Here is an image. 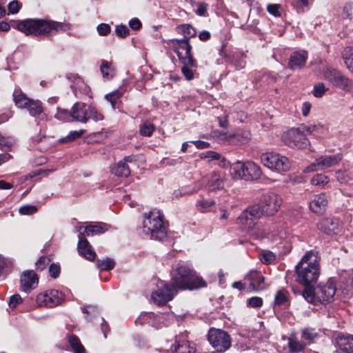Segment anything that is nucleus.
Masks as SVG:
<instances>
[{
    "instance_id": "f257e3e1",
    "label": "nucleus",
    "mask_w": 353,
    "mask_h": 353,
    "mask_svg": "<svg viewBox=\"0 0 353 353\" xmlns=\"http://www.w3.org/2000/svg\"><path fill=\"white\" fill-rule=\"evenodd\" d=\"M16 28L26 35L38 36L66 32L70 29V24L40 19H27L19 21Z\"/></svg>"
},
{
    "instance_id": "f03ea898",
    "label": "nucleus",
    "mask_w": 353,
    "mask_h": 353,
    "mask_svg": "<svg viewBox=\"0 0 353 353\" xmlns=\"http://www.w3.org/2000/svg\"><path fill=\"white\" fill-rule=\"evenodd\" d=\"M170 282L179 290H193L207 287V283L185 263L179 264Z\"/></svg>"
},
{
    "instance_id": "7ed1b4c3",
    "label": "nucleus",
    "mask_w": 353,
    "mask_h": 353,
    "mask_svg": "<svg viewBox=\"0 0 353 353\" xmlns=\"http://www.w3.org/2000/svg\"><path fill=\"white\" fill-rule=\"evenodd\" d=\"M296 281L304 285H309L316 282L320 274L316 253L313 251L307 252L296 265Z\"/></svg>"
},
{
    "instance_id": "20e7f679",
    "label": "nucleus",
    "mask_w": 353,
    "mask_h": 353,
    "mask_svg": "<svg viewBox=\"0 0 353 353\" xmlns=\"http://www.w3.org/2000/svg\"><path fill=\"white\" fill-rule=\"evenodd\" d=\"M143 230L153 239L162 241L167 236V226L161 211L155 209L144 216Z\"/></svg>"
},
{
    "instance_id": "39448f33",
    "label": "nucleus",
    "mask_w": 353,
    "mask_h": 353,
    "mask_svg": "<svg viewBox=\"0 0 353 353\" xmlns=\"http://www.w3.org/2000/svg\"><path fill=\"white\" fill-rule=\"evenodd\" d=\"M231 170L234 178L246 181L257 180L262 174L261 168L252 161H236L231 166Z\"/></svg>"
},
{
    "instance_id": "423d86ee",
    "label": "nucleus",
    "mask_w": 353,
    "mask_h": 353,
    "mask_svg": "<svg viewBox=\"0 0 353 353\" xmlns=\"http://www.w3.org/2000/svg\"><path fill=\"white\" fill-rule=\"evenodd\" d=\"M261 162L268 169L279 173L287 172L291 168V162L288 157L274 152L263 153Z\"/></svg>"
},
{
    "instance_id": "0eeeda50",
    "label": "nucleus",
    "mask_w": 353,
    "mask_h": 353,
    "mask_svg": "<svg viewBox=\"0 0 353 353\" xmlns=\"http://www.w3.org/2000/svg\"><path fill=\"white\" fill-rule=\"evenodd\" d=\"M72 121L85 123L90 119L94 121H99L103 119V116L97 110L91 105H87L82 102L75 103L72 108Z\"/></svg>"
},
{
    "instance_id": "6e6552de",
    "label": "nucleus",
    "mask_w": 353,
    "mask_h": 353,
    "mask_svg": "<svg viewBox=\"0 0 353 353\" xmlns=\"http://www.w3.org/2000/svg\"><path fill=\"white\" fill-rule=\"evenodd\" d=\"M169 44L174 48L182 64H188L192 67L197 66L196 61L191 54L192 46L189 41L183 39H172L169 41Z\"/></svg>"
},
{
    "instance_id": "1a4fd4ad",
    "label": "nucleus",
    "mask_w": 353,
    "mask_h": 353,
    "mask_svg": "<svg viewBox=\"0 0 353 353\" xmlns=\"http://www.w3.org/2000/svg\"><path fill=\"white\" fill-rule=\"evenodd\" d=\"M281 140L291 148L302 149L309 145V141L301 128H292L284 132Z\"/></svg>"
},
{
    "instance_id": "9d476101",
    "label": "nucleus",
    "mask_w": 353,
    "mask_h": 353,
    "mask_svg": "<svg viewBox=\"0 0 353 353\" xmlns=\"http://www.w3.org/2000/svg\"><path fill=\"white\" fill-rule=\"evenodd\" d=\"M14 100L17 107L28 110L30 114L32 117L40 115L43 111L42 103L40 101L31 99L21 92L14 91Z\"/></svg>"
},
{
    "instance_id": "9b49d317",
    "label": "nucleus",
    "mask_w": 353,
    "mask_h": 353,
    "mask_svg": "<svg viewBox=\"0 0 353 353\" xmlns=\"http://www.w3.org/2000/svg\"><path fill=\"white\" fill-rule=\"evenodd\" d=\"M208 339L210 345L218 352H225L231 346L230 335L222 330L210 328Z\"/></svg>"
},
{
    "instance_id": "f8f14e48",
    "label": "nucleus",
    "mask_w": 353,
    "mask_h": 353,
    "mask_svg": "<svg viewBox=\"0 0 353 353\" xmlns=\"http://www.w3.org/2000/svg\"><path fill=\"white\" fill-rule=\"evenodd\" d=\"M177 292L176 288L171 282H161V285L152 293L151 297L154 303L164 305L171 301Z\"/></svg>"
},
{
    "instance_id": "ddd939ff",
    "label": "nucleus",
    "mask_w": 353,
    "mask_h": 353,
    "mask_svg": "<svg viewBox=\"0 0 353 353\" xmlns=\"http://www.w3.org/2000/svg\"><path fill=\"white\" fill-rule=\"evenodd\" d=\"M341 160L342 155L341 154L323 155L309 165L305 169V172H311L325 170L338 165Z\"/></svg>"
},
{
    "instance_id": "4468645a",
    "label": "nucleus",
    "mask_w": 353,
    "mask_h": 353,
    "mask_svg": "<svg viewBox=\"0 0 353 353\" xmlns=\"http://www.w3.org/2000/svg\"><path fill=\"white\" fill-rule=\"evenodd\" d=\"M281 203L282 199L279 195L273 192H269L261 196L259 205L261 211L264 214L272 216L277 212Z\"/></svg>"
},
{
    "instance_id": "2eb2a0df",
    "label": "nucleus",
    "mask_w": 353,
    "mask_h": 353,
    "mask_svg": "<svg viewBox=\"0 0 353 353\" xmlns=\"http://www.w3.org/2000/svg\"><path fill=\"white\" fill-rule=\"evenodd\" d=\"M323 78L335 87L347 90L351 86V81L340 71L330 67H326L323 72Z\"/></svg>"
},
{
    "instance_id": "dca6fc26",
    "label": "nucleus",
    "mask_w": 353,
    "mask_h": 353,
    "mask_svg": "<svg viewBox=\"0 0 353 353\" xmlns=\"http://www.w3.org/2000/svg\"><path fill=\"white\" fill-rule=\"evenodd\" d=\"M64 300V295L57 290H47L37 296L36 301L39 307H52L61 304Z\"/></svg>"
},
{
    "instance_id": "f3484780",
    "label": "nucleus",
    "mask_w": 353,
    "mask_h": 353,
    "mask_svg": "<svg viewBox=\"0 0 353 353\" xmlns=\"http://www.w3.org/2000/svg\"><path fill=\"white\" fill-rule=\"evenodd\" d=\"M317 228L326 234H334L339 231L340 222L336 219L324 218L317 223Z\"/></svg>"
},
{
    "instance_id": "a211bd4d",
    "label": "nucleus",
    "mask_w": 353,
    "mask_h": 353,
    "mask_svg": "<svg viewBox=\"0 0 353 353\" xmlns=\"http://www.w3.org/2000/svg\"><path fill=\"white\" fill-rule=\"evenodd\" d=\"M327 203V197L325 193L316 194L310 202V210L316 214L321 215L325 212Z\"/></svg>"
},
{
    "instance_id": "6ab92c4d",
    "label": "nucleus",
    "mask_w": 353,
    "mask_h": 353,
    "mask_svg": "<svg viewBox=\"0 0 353 353\" xmlns=\"http://www.w3.org/2000/svg\"><path fill=\"white\" fill-rule=\"evenodd\" d=\"M38 281L39 278L33 270L25 271L21 276V288L25 292H29L37 286Z\"/></svg>"
},
{
    "instance_id": "aec40b11",
    "label": "nucleus",
    "mask_w": 353,
    "mask_h": 353,
    "mask_svg": "<svg viewBox=\"0 0 353 353\" xmlns=\"http://www.w3.org/2000/svg\"><path fill=\"white\" fill-rule=\"evenodd\" d=\"M307 56V52L305 50L292 52L288 61L289 68L292 70L302 69L306 63Z\"/></svg>"
},
{
    "instance_id": "412c9836",
    "label": "nucleus",
    "mask_w": 353,
    "mask_h": 353,
    "mask_svg": "<svg viewBox=\"0 0 353 353\" xmlns=\"http://www.w3.org/2000/svg\"><path fill=\"white\" fill-rule=\"evenodd\" d=\"M171 350L173 353H194L196 348L185 339L184 335L176 336L175 343Z\"/></svg>"
},
{
    "instance_id": "4be33fe9",
    "label": "nucleus",
    "mask_w": 353,
    "mask_h": 353,
    "mask_svg": "<svg viewBox=\"0 0 353 353\" xmlns=\"http://www.w3.org/2000/svg\"><path fill=\"white\" fill-rule=\"evenodd\" d=\"M78 250L79 253L90 261L94 260L96 257L95 252L92 250L88 240L84 237L83 233L79 234Z\"/></svg>"
},
{
    "instance_id": "5701e85b",
    "label": "nucleus",
    "mask_w": 353,
    "mask_h": 353,
    "mask_svg": "<svg viewBox=\"0 0 353 353\" xmlns=\"http://www.w3.org/2000/svg\"><path fill=\"white\" fill-rule=\"evenodd\" d=\"M336 293V288L332 283H326L319 288L316 292L317 299L321 303L330 302L334 297Z\"/></svg>"
},
{
    "instance_id": "b1692460",
    "label": "nucleus",
    "mask_w": 353,
    "mask_h": 353,
    "mask_svg": "<svg viewBox=\"0 0 353 353\" xmlns=\"http://www.w3.org/2000/svg\"><path fill=\"white\" fill-rule=\"evenodd\" d=\"M246 278L250 281V286L254 290H261L266 288L265 277L260 272L252 270L247 275Z\"/></svg>"
},
{
    "instance_id": "393cba45",
    "label": "nucleus",
    "mask_w": 353,
    "mask_h": 353,
    "mask_svg": "<svg viewBox=\"0 0 353 353\" xmlns=\"http://www.w3.org/2000/svg\"><path fill=\"white\" fill-rule=\"evenodd\" d=\"M223 177L218 173H212L208 183V191L210 192H216L219 190H223Z\"/></svg>"
},
{
    "instance_id": "a878e982",
    "label": "nucleus",
    "mask_w": 353,
    "mask_h": 353,
    "mask_svg": "<svg viewBox=\"0 0 353 353\" xmlns=\"http://www.w3.org/2000/svg\"><path fill=\"white\" fill-rule=\"evenodd\" d=\"M305 346L306 343L299 340L294 334H292L288 338V347L291 353L300 352L305 349Z\"/></svg>"
},
{
    "instance_id": "bb28decb",
    "label": "nucleus",
    "mask_w": 353,
    "mask_h": 353,
    "mask_svg": "<svg viewBox=\"0 0 353 353\" xmlns=\"http://www.w3.org/2000/svg\"><path fill=\"white\" fill-rule=\"evenodd\" d=\"M337 344L345 353H353V335L339 336Z\"/></svg>"
},
{
    "instance_id": "cd10ccee",
    "label": "nucleus",
    "mask_w": 353,
    "mask_h": 353,
    "mask_svg": "<svg viewBox=\"0 0 353 353\" xmlns=\"http://www.w3.org/2000/svg\"><path fill=\"white\" fill-rule=\"evenodd\" d=\"M155 314L152 312H143L137 319L135 323L137 324L143 325L145 323L149 324L157 328L160 327V323L154 320Z\"/></svg>"
},
{
    "instance_id": "c85d7f7f",
    "label": "nucleus",
    "mask_w": 353,
    "mask_h": 353,
    "mask_svg": "<svg viewBox=\"0 0 353 353\" xmlns=\"http://www.w3.org/2000/svg\"><path fill=\"white\" fill-rule=\"evenodd\" d=\"M108 225L103 223H97L96 224H90L84 228V232L88 236H94L100 234L108 230Z\"/></svg>"
},
{
    "instance_id": "c756f323",
    "label": "nucleus",
    "mask_w": 353,
    "mask_h": 353,
    "mask_svg": "<svg viewBox=\"0 0 353 353\" xmlns=\"http://www.w3.org/2000/svg\"><path fill=\"white\" fill-rule=\"evenodd\" d=\"M112 174L117 176L128 177L130 174V170L128 165L123 161H119L110 168Z\"/></svg>"
},
{
    "instance_id": "7c9ffc66",
    "label": "nucleus",
    "mask_w": 353,
    "mask_h": 353,
    "mask_svg": "<svg viewBox=\"0 0 353 353\" xmlns=\"http://www.w3.org/2000/svg\"><path fill=\"white\" fill-rule=\"evenodd\" d=\"M176 31L178 33L183 35V39L190 41L191 37H194L196 34V29L192 27L190 24L185 23L180 25L176 27Z\"/></svg>"
},
{
    "instance_id": "2f4dec72",
    "label": "nucleus",
    "mask_w": 353,
    "mask_h": 353,
    "mask_svg": "<svg viewBox=\"0 0 353 353\" xmlns=\"http://www.w3.org/2000/svg\"><path fill=\"white\" fill-rule=\"evenodd\" d=\"M342 57L347 68L353 74V48L345 47L343 50Z\"/></svg>"
},
{
    "instance_id": "473e14b6",
    "label": "nucleus",
    "mask_w": 353,
    "mask_h": 353,
    "mask_svg": "<svg viewBox=\"0 0 353 353\" xmlns=\"http://www.w3.org/2000/svg\"><path fill=\"white\" fill-rule=\"evenodd\" d=\"M68 341L74 353H86L85 349L76 336L69 335Z\"/></svg>"
},
{
    "instance_id": "72a5a7b5",
    "label": "nucleus",
    "mask_w": 353,
    "mask_h": 353,
    "mask_svg": "<svg viewBox=\"0 0 353 353\" xmlns=\"http://www.w3.org/2000/svg\"><path fill=\"white\" fill-rule=\"evenodd\" d=\"M74 78L75 84H71L70 88L72 89L74 94L77 96V91L83 92L85 94L89 93V88L84 83L83 80L79 76H72Z\"/></svg>"
},
{
    "instance_id": "f704fd0d",
    "label": "nucleus",
    "mask_w": 353,
    "mask_h": 353,
    "mask_svg": "<svg viewBox=\"0 0 353 353\" xmlns=\"http://www.w3.org/2000/svg\"><path fill=\"white\" fill-rule=\"evenodd\" d=\"M231 62L235 66L236 70L244 68L246 63L245 54L241 52H234Z\"/></svg>"
},
{
    "instance_id": "c9c22d12",
    "label": "nucleus",
    "mask_w": 353,
    "mask_h": 353,
    "mask_svg": "<svg viewBox=\"0 0 353 353\" xmlns=\"http://www.w3.org/2000/svg\"><path fill=\"white\" fill-rule=\"evenodd\" d=\"M318 337V333L312 328H304L301 330V339L307 344L312 343Z\"/></svg>"
},
{
    "instance_id": "e433bc0d",
    "label": "nucleus",
    "mask_w": 353,
    "mask_h": 353,
    "mask_svg": "<svg viewBox=\"0 0 353 353\" xmlns=\"http://www.w3.org/2000/svg\"><path fill=\"white\" fill-rule=\"evenodd\" d=\"M100 70L103 77L110 79L114 74V70L111 65V63L105 60H102L100 66Z\"/></svg>"
},
{
    "instance_id": "4c0bfd02",
    "label": "nucleus",
    "mask_w": 353,
    "mask_h": 353,
    "mask_svg": "<svg viewBox=\"0 0 353 353\" xmlns=\"http://www.w3.org/2000/svg\"><path fill=\"white\" fill-rule=\"evenodd\" d=\"M305 290L302 292L303 297L310 303H315L316 301L317 296L314 292V289L310 285H305Z\"/></svg>"
},
{
    "instance_id": "58836bf2",
    "label": "nucleus",
    "mask_w": 353,
    "mask_h": 353,
    "mask_svg": "<svg viewBox=\"0 0 353 353\" xmlns=\"http://www.w3.org/2000/svg\"><path fill=\"white\" fill-rule=\"evenodd\" d=\"M250 139V133L245 132L230 135V141L233 143L245 144Z\"/></svg>"
},
{
    "instance_id": "ea45409f",
    "label": "nucleus",
    "mask_w": 353,
    "mask_h": 353,
    "mask_svg": "<svg viewBox=\"0 0 353 353\" xmlns=\"http://www.w3.org/2000/svg\"><path fill=\"white\" fill-rule=\"evenodd\" d=\"M239 220L240 223L244 225L248 230L252 229L255 224V221L252 217H250L247 209L241 214L239 217Z\"/></svg>"
},
{
    "instance_id": "a19ab883",
    "label": "nucleus",
    "mask_w": 353,
    "mask_h": 353,
    "mask_svg": "<svg viewBox=\"0 0 353 353\" xmlns=\"http://www.w3.org/2000/svg\"><path fill=\"white\" fill-rule=\"evenodd\" d=\"M174 319V316L172 313H159L155 314L154 320L160 323V327L163 325H169Z\"/></svg>"
},
{
    "instance_id": "79ce46f5",
    "label": "nucleus",
    "mask_w": 353,
    "mask_h": 353,
    "mask_svg": "<svg viewBox=\"0 0 353 353\" xmlns=\"http://www.w3.org/2000/svg\"><path fill=\"white\" fill-rule=\"evenodd\" d=\"M276 259V255L270 250H262L259 254V259L263 264H270L274 262Z\"/></svg>"
},
{
    "instance_id": "37998d69",
    "label": "nucleus",
    "mask_w": 353,
    "mask_h": 353,
    "mask_svg": "<svg viewBox=\"0 0 353 353\" xmlns=\"http://www.w3.org/2000/svg\"><path fill=\"white\" fill-rule=\"evenodd\" d=\"M214 205L215 201L213 199H204L201 198L196 201V206L202 212H208Z\"/></svg>"
},
{
    "instance_id": "c03bdc74",
    "label": "nucleus",
    "mask_w": 353,
    "mask_h": 353,
    "mask_svg": "<svg viewBox=\"0 0 353 353\" xmlns=\"http://www.w3.org/2000/svg\"><path fill=\"white\" fill-rule=\"evenodd\" d=\"M97 267L101 271H108L112 270L114 267L115 262L110 258H106L97 261Z\"/></svg>"
},
{
    "instance_id": "a18cd8bd",
    "label": "nucleus",
    "mask_w": 353,
    "mask_h": 353,
    "mask_svg": "<svg viewBox=\"0 0 353 353\" xmlns=\"http://www.w3.org/2000/svg\"><path fill=\"white\" fill-rule=\"evenodd\" d=\"M288 292L284 290H279L275 296L274 303L279 306L285 305L288 303Z\"/></svg>"
},
{
    "instance_id": "49530a36",
    "label": "nucleus",
    "mask_w": 353,
    "mask_h": 353,
    "mask_svg": "<svg viewBox=\"0 0 353 353\" xmlns=\"http://www.w3.org/2000/svg\"><path fill=\"white\" fill-rule=\"evenodd\" d=\"M85 130H80L79 131H71L68 135L61 138L60 139V142L62 143H65L73 141L80 138L85 133Z\"/></svg>"
},
{
    "instance_id": "de8ad7c7",
    "label": "nucleus",
    "mask_w": 353,
    "mask_h": 353,
    "mask_svg": "<svg viewBox=\"0 0 353 353\" xmlns=\"http://www.w3.org/2000/svg\"><path fill=\"white\" fill-rule=\"evenodd\" d=\"M55 118L62 121L70 122L72 121V110L69 112L67 110L58 108Z\"/></svg>"
},
{
    "instance_id": "09e8293b",
    "label": "nucleus",
    "mask_w": 353,
    "mask_h": 353,
    "mask_svg": "<svg viewBox=\"0 0 353 353\" xmlns=\"http://www.w3.org/2000/svg\"><path fill=\"white\" fill-rule=\"evenodd\" d=\"M310 182L314 185L323 186L328 183L329 178L323 174H317L311 179Z\"/></svg>"
},
{
    "instance_id": "8fccbe9b",
    "label": "nucleus",
    "mask_w": 353,
    "mask_h": 353,
    "mask_svg": "<svg viewBox=\"0 0 353 353\" xmlns=\"http://www.w3.org/2000/svg\"><path fill=\"white\" fill-rule=\"evenodd\" d=\"M155 130V127L152 123L145 122L140 126V133L143 136L150 137Z\"/></svg>"
},
{
    "instance_id": "3c124183",
    "label": "nucleus",
    "mask_w": 353,
    "mask_h": 353,
    "mask_svg": "<svg viewBox=\"0 0 353 353\" xmlns=\"http://www.w3.org/2000/svg\"><path fill=\"white\" fill-rule=\"evenodd\" d=\"M122 96V92L119 90H114L105 95V99L110 102L112 108H115L117 101Z\"/></svg>"
},
{
    "instance_id": "603ef678",
    "label": "nucleus",
    "mask_w": 353,
    "mask_h": 353,
    "mask_svg": "<svg viewBox=\"0 0 353 353\" xmlns=\"http://www.w3.org/2000/svg\"><path fill=\"white\" fill-rule=\"evenodd\" d=\"M247 210L249 212L250 217H252L254 221L261 216V214L262 213H263L261 211L260 205L259 206H257V205L250 206L247 208Z\"/></svg>"
},
{
    "instance_id": "864d4df0",
    "label": "nucleus",
    "mask_w": 353,
    "mask_h": 353,
    "mask_svg": "<svg viewBox=\"0 0 353 353\" xmlns=\"http://www.w3.org/2000/svg\"><path fill=\"white\" fill-rule=\"evenodd\" d=\"M328 90L323 83H319L314 86L313 94L316 97H321L324 93Z\"/></svg>"
},
{
    "instance_id": "5fc2aeb1",
    "label": "nucleus",
    "mask_w": 353,
    "mask_h": 353,
    "mask_svg": "<svg viewBox=\"0 0 353 353\" xmlns=\"http://www.w3.org/2000/svg\"><path fill=\"white\" fill-rule=\"evenodd\" d=\"M248 305L251 307L257 308L263 305V299L259 296H253L247 301Z\"/></svg>"
},
{
    "instance_id": "6e6d98bb",
    "label": "nucleus",
    "mask_w": 353,
    "mask_h": 353,
    "mask_svg": "<svg viewBox=\"0 0 353 353\" xmlns=\"http://www.w3.org/2000/svg\"><path fill=\"white\" fill-rule=\"evenodd\" d=\"M37 211V208L34 205H26L23 206H21L19 208V212L21 214L24 215H30L35 213Z\"/></svg>"
},
{
    "instance_id": "4d7b16f0",
    "label": "nucleus",
    "mask_w": 353,
    "mask_h": 353,
    "mask_svg": "<svg viewBox=\"0 0 353 353\" xmlns=\"http://www.w3.org/2000/svg\"><path fill=\"white\" fill-rule=\"evenodd\" d=\"M97 30L100 36H106L110 32L111 28L109 24L102 23L97 26Z\"/></svg>"
},
{
    "instance_id": "13d9d810",
    "label": "nucleus",
    "mask_w": 353,
    "mask_h": 353,
    "mask_svg": "<svg viewBox=\"0 0 353 353\" xmlns=\"http://www.w3.org/2000/svg\"><path fill=\"white\" fill-rule=\"evenodd\" d=\"M50 263V259L47 256H41L36 262L35 265L37 270L42 271Z\"/></svg>"
},
{
    "instance_id": "bf43d9fd",
    "label": "nucleus",
    "mask_w": 353,
    "mask_h": 353,
    "mask_svg": "<svg viewBox=\"0 0 353 353\" xmlns=\"http://www.w3.org/2000/svg\"><path fill=\"white\" fill-rule=\"evenodd\" d=\"M281 6L279 4L274 3V4H268L267 6V10L268 12L274 16V17H280L281 12H280Z\"/></svg>"
},
{
    "instance_id": "052dcab7",
    "label": "nucleus",
    "mask_w": 353,
    "mask_h": 353,
    "mask_svg": "<svg viewBox=\"0 0 353 353\" xmlns=\"http://www.w3.org/2000/svg\"><path fill=\"white\" fill-rule=\"evenodd\" d=\"M81 310L83 313L87 314L88 316H94L99 313L98 307L92 305L81 307Z\"/></svg>"
},
{
    "instance_id": "680f3d73",
    "label": "nucleus",
    "mask_w": 353,
    "mask_h": 353,
    "mask_svg": "<svg viewBox=\"0 0 353 353\" xmlns=\"http://www.w3.org/2000/svg\"><path fill=\"white\" fill-rule=\"evenodd\" d=\"M21 8V3L17 0L12 1L8 6V12L11 14H17Z\"/></svg>"
},
{
    "instance_id": "e2e57ef3",
    "label": "nucleus",
    "mask_w": 353,
    "mask_h": 353,
    "mask_svg": "<svg viewBox=\"0 0 353 353\" xmlns=\"http://www.w3.org/2000/svg\"><path fill=\"white\" fill-rule=\"evenodd\" d=\"M115 32L118 37L121 38H125L129 34V29L125 25H119L116 27Z\"/></svg>"
},
{
    "instance_id": "0e129e2a",
    "label": "nucleus",
    "mask_w": 353,
    "mask_h": 353,
    "mask_svg": "<svg viewBox=\"0 0 353 353\" xmlns=\"http://www.w3.org/2000/svg\"><path fill=\"white\" fill-rule=\"evenodd\" d=\"M183 66L181 68V71L183 74L185 76V79L188 80H191L194 78L193 71L190 68H193L190 65L188 64H183Z\"/></svg>"
},
{
    "instance_id": "69168bd1",
    "label": "nucleus",
    "mask_w": 353,
    "mask_h": 353,
    "mask_svg": "<svg viewBox=\"0 0 353 353\" xmlns=\"http://www.w3.org/2000/svg\"><path fill=\"white\" fill-rule=\"evenodd\" d=\"M61 271L60 266L59 265L52 263L49 267V272L51 277L56 279L59 276Z\"/></svg>"
},
{
    "instance_id": "338daca9",
    "label": "nucleus",
    "mask_w": 353,
    "mask_h": 353,
    "mask_svg": "<svg viewBox=\"0 0 353 353\" xmlns=\"http://www.w3.org/2000/svg\"><path fill=\"white\" fill-rule=\"evenodd\" d=\"M21 302H22L21 297L20 296V295L16 294L12 295L10 297L8 305L10 308L13 309V308H15L17 307V305H19V303H21Z\"/></svg>"
},
{
    "instance_id": "774afa93",
    "label": "nucleus",
    "mask_w": 353,
    "mask_h": 353,
    "mask_svg": "<svg viewBox=\"0 0 353 353\" xmlns=\"http://www.w3.org/2000/svg\"><path fill=\"white\" fill-rule=\"evenodd\" d=\"M336 179L341 183H347L350 179L349 176L345 172L338 170L336 172Z\"/></svg>"
}]
</instances>
